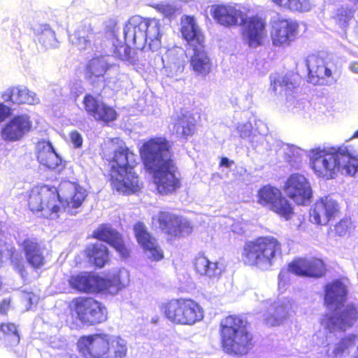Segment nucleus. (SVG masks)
<instances>
[{
  "label": "nucleus",
  "instance_id": "obj_1",
  "mask_svg": "<svg viewBox=\"0 0 358 358\" xmlns=\"http://www.w3.org/2000/svg\"><path fill=\"white\" fill-rule=\"evenodd\" d=\"M141 155L159 194H168L180 187V173L171 159L170 145L164 138L145 142L141 148Z\"/></svg>",
  "mask_w": 358,
  "mask_h": 358
},
{
  "label": "nucleus",
  "instance_id": "obj_2",
  "mask_svg": "<svg viewBox=\"0 0 358 358\" xmlns=\"http://www.w3.org/2000/svg\"><path fill=\"white\" fill-rule=\"evenodd\" d=\"M164 34L163 26L156 18H143L133 16L124 28V40L115 39L113 42V55L122 60L134 62L136 56L131 52L129 44H133L137 49L155 51L161 47V39Z\"/></svg>",
  "mask_w": 358,
  "mask_h": 358
},
{
  "label": "nucleus",
  "instance_id": "obj_3",
  "mask_svg": "<svg viewBox=\"0 0 358 358\" xmlns=\"http://www.w3.org/2000/svg\"><path fill=\"white\" fill-rule=\"evenodd\" d=\"M308 157L313 170L319 177L332 179L338 173L349 176L358 173V153L347 145L312 149Z\"/></svg>",
  "mask_w": 358,
  "mask_h": 358
},
{
  "label": "nucleus",
  "instance_id": "obj_4",
  "mask_svg": "<svg viewBox=\"0 0 358 358\" xmlns=\"http://www.w3.org/2000/svg\"><path fill=\"white\" fill-rule=\"evenodd\" d=\"M346 295V287L340 280H335L326 286L325 303L328 309L335 312L324 315L320 323L330 332L346 331L358 318L357 307L352 305L343 307Z\"/></svg>",
  "mask_w": 358,
  "mask_h": 358
},
{
  "label": "nucleus",
  "instance_id": "obj_5",
  "mask_svg": "<svg viewBox=\"0 0 358 358\" xmlns=\"http://www.w3.org/2000/svg\"><path fill=\"white\" fill-rule=\"evenodd\" d=\"M136 155L124 144L114 150L110 165L111 184L117 192L131 194L137 192L141 185L134 171L136 164Z\"/></svg>",
  "mask_w": 358,
  "mask_h": 358
},
{
  "label": "nucleus",
  "instance_id": "obj_6",
  "mask_svg": "<svg viewBox=\"0 0 358 358\" xmlns=\"http://www.w3.org/2000/svg\"><path fill=\"white\" fill-rule=\"evenodd\" d=\"M70 285L75 289L83 292L107 291L111 294H116L129 282L127 271L101 278L87 273L73 275L69 279Z\"/></svg>",
  "mask_w": 358,
  "mask_h": 358
},
{
  "label": "nucleus",
  "instance_id": "obj_7",
  "mask_svg": "<svg viewBox=\"0 0 358 358\" xmlns=\"http://www.w3.org/2000/svg\"><path fill=\"white\" fill-rule=\"evenodd\" d=\"M220 326L224 350L236 355L247 353L252 337L246 329L245 321L239 316L229 315L222 320Z\"/></svg>",
  "mask_w": 358,
  "mask_h": 358
},
{
  "label": "nucleus",
  "instance_id": "obj_8",
  "mask_svg": "<svg viewBox=\"0 0 358 358\" xmlns=\"http://www.w3.org/2000/svg\"><path fill=\"white\" fill-rule=\"evenodd\" d=\"M280 251V244L276 238L272 236L259 237L245 243L241 259L245 264L266 270L273 265Z\"/></svg>",
  "mask_w": 358,
  "mask_h": 358
},
{
  "label": "nucleus",
  "instance_id": "obj_9",
  "mask_svg": "<svg viewBox=\"0 0 358 358\" xmlns=\"http://www.w3.org/2000/svg\"><path fill=\"white\" fill-rule=\"evenodd\" d=\"M160 308L171 322L181 325H193L203 318L201 306L189 299H172L162 303Z\"/></svg>",
  "mask_w": 358,
  "mask_h": 358
},
{
  "label": "nucleus",
  "instance_id": "obj_10",
  "mask_svg": "<svg viewBox=\"0 0 358 358\" xmlns=\"http://www.w3.org/2000/svg\"><path fill=\"white\" fill-rule=\"evenodd\" d=\"M28 205L33 212H41L46 218L55 219L62 213L58 190L46 185L33 187L28 194Z\"/></svg>",
  "mask_w": 358,
  "mask_h": 358
},
{
  "label": "nucleus",
  "instance_id": "obj_11",
  "mask_svg": "<svg viewBox=\"0 0 358 358\" xmlns=\"http://www.w3.org/2000/svg\"><path fill=\"white\" fill-rule=\"evenodd\" d=\"M257 202L262 206L267 207L285 220H288L294 214V209L289 201L282 196L277 187L265 185L259 189Z\"/></svg>",
  "mask_w": 358,
  "mask_h": 358
},
{
  "label": "nucleus",
  "instance_id": "obj_12",
  "mask_svg": "<svg viewBox=\"0 0 358 358\" xmlns=\"http://www.w3.org/2000/svg\"><path fill=\"white\" fill-rule=\"evenodd\" d=\"M73 308L78 319L83 324L94 325L107 319V310L92 298H77L73 301Z\"/></svg>",
  "mask_w": 358,
  "mask_h": 358
},
{
  "label": "nucleus",
  "instance_id": "obj_13",
  "mask_svg": "<svg viewBox=\"0 0 358 358\" xmlns=\"http://www.w3.org/2000/svg\"><path fill=\"white\" fill-rule=\"evenodd\" d=\"M271 89L277 95L287 96L285 106L288 110L300 113L308 107V103L295 100L292 96L295 88L293 76L290 73H273L270 76Z\"/></svg>",
  "mask_w": 358,
  "mask_h": 358
},
{
  "label": "nucleus",
  "instance_id": "obj_14",
  "mask_svg": "<svg viewBox=\"0 0 358 358\" xmlns=\"http://www.w3.org/2000/svg\"><path fill=\"white\" fill-rule=\"evenodd\" d=\"M285 195L299 206H306L311 201L313 190L309 180L302 174L290 175L283 186Z\"/></svg>",
  "mask_w": 358,
  "mask_h": 358
},
{
  "label": "nucleus",
  "instance_id": "obj_15",
  "mask_svg": "<svg viewBox=\"0 0 358 358\" xmlns=\"http://www.w3.org/2000/svg\"><path fill=\"white\" fill-rule=\"evenodd\" d=\"M152 224L154 227L174 237L188 236L192 231V227L187 220L169 212H160L153 217Z\"/></svg>",
  "mask_w": 358,
  "mask_h": 358
},
{
  "label": "nucleus",
  "instance_id": "obj_16",
  "mask_svg": "<svg viewBox=\"0 0 358 358\" xmlns=\"http://www.w3.org/2000/svg\"><path fill=\"white\" fill-rule=\"evenodd\" d=\"M58 192L62 212L64 210L71 215L76 213V210L81 206L87 195L85 188L70 182L61 184Z\"/></svg>",
  "mask_w": 358,
  "mask_h": 358
},
{
  "label": "nucleus",
  "instance_id": "obj_17",
  "mask_svg": "<svg viewBox=\"0 0 358 358\" xmlns=\"http://www.w3.org/2000/svg\"><path fill=\"white\" fill-rule=\"evenodd\" d=\"M108 335L93 334L81 337L78 347L85 358H110Z\"/></svg>",
  "mask_w": 358,
  "mask_h": 358
},
{
  "label": "nucleus",
  "instance_id": "obj_18",
  "mask_svg": "<svg viewBox=\"0 0 358 358\" xmlns=\"http://www.w3.org/2000/svg\"><path fill=\"white\" fill-rule=\"evenodd\" d=\"M306 62L310 83L314 85H331L336 82L332 63L314 55L308 56Z\"/></svg>",
  "mask_w": 358,
  "mask_h": 358
},
{
  "label": "nucleus",
  "instance_id": "obj_19",
  "mask_svg": "<svg viewBox=\"0 0 358 358\" xmlns=\"http://www.w3.org/2000/svg\"><path fill=\"white\" fill-rule=\"evenodd\" d=\"M211 13L215 20L227 27L241 26L246 20V13L236 4L214 5Z\"/></svg>",
  "mask_w": 358,
  "mask_h": 358
},
{
  "label": "nucleus",
  "instance_id": "obj_20",
  "mask_svg": "<svg viewBox=\"0 0 358 358\" xmlns=\"http://www.w3.org/2000/svg\"><path fill=\"white\" fill-rule=\"evenodd\" d=\"M338 203L331 197L317 200L310 209V221L317 225H326L339 212Z\"/></svg>",
  "mask_w": 358,
  "mask_h": 358
},
{
  "label": "nucleus",
  "instance_id": "obj_21",
  "mask_svg": "<svg viewBox=\"0 0 358 358\" xmlns=\"http://www.w3.org/2000/svg\"><path fill=\"white\" fill-rule=\"evenodd\" d=\"M299 24L292 20L278 19L273 22L271 40L275 46L286 47L294 41L298 34Z\"/></svg>",
  "mask_w": 358,
  "mask_h": 358
},
{
  "label": "nucleus",
  "instance_id": "obj_22",
  "mask_svg": "<svg viewBox=\"0 0 358 358\" xmlns=\"http://www.w3.org/2000/svg\"><path fill=\"white\" fill-rule=\"evenodd\" d=\"M242 37L252 48H256L262 44L266 36V22L257 17H248L242 24Z\"/></svg>",
  "mask_w": 358,
  "mask_h": 358
},
{
  "label": "nucleus",
  "instance_id": "obj_23",
  "mask_svg": "<svg viewBox=\"0 0 358 358\" xmlns=\"http://www.w3.org/2000/svg\"><path fill=\"white\" fill-rule=\"evenodd\" d=\"M32 122L28 115L14 116L1 129V138L8 142L17 141L30 131Z\"/></svg>",
  "mask_w": 358,
  "mask_h": 358
},
{
  "label": "nucleus",
  "instance_id": "obj_24",
  "mask_svg": "<svg viewBox=\"0 0 358 358\" xmlns=\"http://www.w3.org/2000/svg\"><path fill=\"white\" fill-rule=\"evenodd\" d=\"M134 231L138 243L143 247L149 259L159 261L164 257L163 251L156 239L150 235L143 223H136L134 225Z\"/></svg>",
  "mask_w": 358,
  "mask_h": 358
},
{
  "label": "nucleus",
  "instance_id": "obj_25",
  "mask_svg": "<svg viewBox=\"0 0 358 358\" xmlns=\"http://www.w3.org/2000/svg\"><path fill=\"white\" fill-rule=\"evenodd\" d=\"M289 270L297 275L318 278L324 274V266L319 259H299L289 264Z\"/></svg>",
  "mask_w": 358,
  "mask_h": 358
},
{
  "label": "nucleus",
  "instance_id": "obj_26",
  "mask_svg": "<svg viewBox=\"0 0 358 358\" xmlns=\"http://www.w3.org/2000/svg\"><path fill=\"white\" fill-rule=\"evenodd\" d=\"M83 103L87 113L96 120L109 122L116 119L117 113L113 108L96 100L91 95H86Z\"/></svg>",
  "mask_w": 358,
  "mask_h": 358
},
{
  "label": "nucleus",
  "instance_id": "obj_27",
  "mask_svg": "<svg viewBox=\"0 0 358 358\" xmlns=\"http://www.w3.org/2000/svg\"><path fill=\"white\" fill-rule=\"evenodd\" d=\"M1 98L5 101H10L15 104L27 103L34 105L39 103V99L36 93L24 86L8 88L2 94Z\"/></svg>",
  "mask_w": 358,
  "mask_h": 358
},
{
  "label": "nucleus",
  "instance_id": "obj_28",
  "mask_svg": "<svg viewBox=\"0 0 358 358\" xmlns=\"http://www.w3.org/2000/svg\"><path fill=\"white\" fill-rule=\"evenodd\" d=\"M94 236L99 241L110 245L122 257H126L128 255V250L125 247L121 236L110 227L102 226L94 232Z\"/></svg>",
  "mask_w": 358,
  "mask_h": 358
},
{
  "label": "nucleus",
  "instance_id": "obj_29",
  "mask_svg": "<svg viewBox=\"0 0 358 358\" xmlns=\"http://www.w3.org/2000/svg\"><path fill=\"white\" fill-rule=\"evenodd\" d=\"M38 162L49 169H55L62 164V159L49 141H42L36 144Z\"/></svg>",
  "mask_w": 358,
  "mask_h": 358
},
{
  "label": "nucleus",
  "instance_id": "obj_30",
  "mask_svg": "<svg viewBox=\"0 0 358 358\" xmlns=\"http://www.w3.org/2000/svg\"><path fill=\"white\" fill-rule=\"evenodd\" d=\"M180 31L183 38L193 48L203 44V35L194 17L185 16L182 18Z\"/></svg>",
  "mask_w": 358,
  "mask_h": 358
},
{
  "label": "nucleus",
  "instance_id": "obj_31",
  "mask_svg": "<svg viewBox=\"0 0 358 358\" xmlns=\"http://www.w3.org/2000/svg\"><path fill=\"white\" fill-rule=\"evenodd\" d=\"M22 246L26 259L31 266L38 268L44 264L43 250L35 239L24 240Z\"/></svg>",
  "mask_w": 358,
  "mask_h": 358
},
{
  "label": "nucleus",
  "instance_id": "obj_32",
  "mask_svg": "<svg viewBox=\"0 0 358 358\" xmlns=\"http://www.w3.org/2000/svg\"><path fill=\"white\" fill-rule=\"evenodd\" d=\"M194 266V270L198 274L210 279L218 278L222 272V265L219 262H210L203 255L195 257Z\"/></svg>",
  "mask_w": 358,
  "mask_h": 358
},
{
  "label": "nucleus",
  "instance_id": "obj_33",
  "mask_svg": "<svg viewBox=\"0 0 358 358\" xmlns=\"http://www.w3.org/2000/svg\"><path fill=\"white\" fill-rule=\"evenodd\" d=\"M194 54L190 59V65L198 74L206 76L211 70V62L203 49V44L193 48Z\"/></svg>",
  "mask_w": 358,
  "mask_h": 358
},
{
  "label": "nucleus",
  "instance_id": "obj_34",
  "mask_svg": "<svg viewBox=\"0 0 358 358\" xmlns=\"http://www.w3.org/2000/svg\"><path fill=\"white\" fill-rule=\"evenodd\" d=\"M355 347L358 348V336L348 334L334 345H329L327 355L329 357H341L350 353Z\"/></svg>",
  "mask_w": 358,
  "mask_h": 358
},
{
  "label": "nucleus",
  "instance_id": "obj_35",
  "mask_svg": "<svg viewBox=\"0 0 358 358\" xmlns=\"http://www.w3.org/2000/svg\"><path fill=\"white\" fill-rule=\"evenodd\" d=\"M292 312V303L289 299L279 300L274 303L272 315L265 318L267 324L276 326L285 321Z\"/></svg>",
  "mask_w": 358,
  "mask_h": 358
},
{
  "label": "nucleus",
  "instance_id": "obj_36",
  "mask_svg": "<svg viewBox=\"0 0 358 358\" xmlns=\"http://www.w3.org/2000/svg\"><path fill=\"white\" fill-rule=\"evenodd\" d=\"M194 120L189 115H182L173 120V132L179 137L187 138L194 131Z\"/></svg>",
  "mask_w": 358,
  "mask_h": 358
},
{
  "label": "nucleus",
  "instance_id": "obj_37",
  "mask_svg": "<svg viewBox=\"0 0 358 358\" xmlns=\"http://www.w3.org/2000/svg\"><path fill=\"white\" fill-rule=\"evenodd\" d=\"M86 253L89 261L97 267H103L108 261V250L102 243H96L90 245L86 250Z\"/></svg>",
  "mask_w": 358,
  "mask_h": 358
},
{
  "label": "nucleus",
  "instance_id": "obj_38",
  "mask_svg": "<svg viewBox=\"0 0 358 358\" xmlns=\"http://www.w3.org/2000/svg\"><path fill=\"white\" fill-rule=\"evenodd\" d=\"M94 34L89 27H82L70 36V41L79 50H85L91 45Z\"/></svg>",
  "mask_w": 358,
  "mask_h": 358
},
{
  "label": "nucleus",
  "instance_id": "obj_39",
  "mask_svg": "<svg viewBox=\"0 0 358 358\" xmlns=\"http://www.w3.org/2000/svg\"><path fill=\"white\" fill-rule=\"evenodd\" d=\"M108 346L110 350V358H124L128 351L127 343L122 338L108 335Z\"/></svg>",
  "mask_w": 358,
  "mask_h": 358
},
{
  "label": "nucleus",
  "instance_id": "obj_40",
  "mask_svg": "<svg viewBox=\"0 0 358 358\" xmlns=\"http://www.w3.org/2000/svg\"><path fill=\"white\" fill-rule=\"evenodd\" d=\"M108 67V57L102 56L91 59L87 66V75L89 78L102 77Z\"/></svg>",
  "mask_w": 358,
  "mask_h": 358
},
{
  "label": "nucleus",
  "instance_id": "obj_41",
  "mask_svg": "<svg viewBox=\"0 0 358 358\" xmlns=\"http://www.w3.org/2000/svg\"><path fill=\"white\" fill-rule=\"evenodd\" d=\"M276 6L296 12H307L312 7L310 0H271Z\"/></svg>",
  "mask_w": 358,
  "mask_h": 358
},
{
  "label": "nucleus",
  "instance_id": "obj_42",
  "mask_svg": "<svg viewBox=\"0 0 358 358\" xmlns=\"http://www.w3.org/2000/svg\"><path fill=\"white\" fill-rule=\"evenodd\" d=\"M283 151L285 159L290 163L292 166L297 165L305 155L303 150L294 145H286L283 148Z\"/></svg>",
  "mask_w": 358,
  "mask_h": 358
},
{
  "label": "nucleus",
  "instance_id": "obj_43",
  "mask_svg": "<svg viewBox=\"0 0 358 358\" xmlns=\"http://www.w3.org/2000/svg\"><path fill=\"white\" fill-rule=\"evenodd\" d=\"M1 331L5 334V339L9 343L10 345H16L19 343L20 336L17 327L14 324L8 323L1 324Z\"/></svg>",
  "mask_w": 358,
  "mask_h": 358
},
{
  "label": "nucleus",
  "instance_id": "obj_44",
  "mask_svg": "<svg viewBox=\"0 0 358 358\" xmlns=\"http://www.w3.org/2000/svg\"><path fill=\"white\" fill-rule=\"evenodd\" d=\"M39 42L45 48H55L57 42L55 34L51 29H45L38 38Z\"/></svg>",
  "mask_w": 358,
  "mask_h": 358
},
{
  "label": "nucleus",
  "instance_id": "obj_45",
  "mask_svg": "<svg viewBox=\"0 0 358 358\" xmlns=\"http://www.w3.org/2000/svg\"><path fill=\"white\" fill-rule=\"evenodd\" d=\"M352 17V13L350 10L341 9L338 10V13L337 14L335 20L341 27L345 29L347 27L348 22Z\"/></svg>",
  "mask_w": 358,
  "mask_h": 358
},
{
  "label": "nucleus",
  "instance_id": "obj_46",
  "mask_svg": "<svg viewBox=\"0 0 358 358\" xmlns=\"http://www.w3.org/2000/svg\"><path fill=\"white\" fill-rule=\"evenodd\" d=\"M352 222L350 219H342L334 226L335 233L339 236H343L348 234L351 228Z\"/></svg>",
  "mask_w": 358,
  "mask_h": 358
},
{
  "label": "nucleus",
  "instance_id": "obj_47",
  "mask_svg": "<svg viewBox=\"0 0 358 358\" xmlns=\"http://www.w3.org/2000/svg\"><path fill=\"white\" fill-rule=\"evenodd\" d=\"M153 7L165 17L171 16L176 11L173 6L166 3L155 4Z\"/></svg>",
  "mask_w": 358,
  "mask_h": 358
},
{
  "label": "nucleus",
  "instance_id": "obj_48",
  "mask_svg": "<svg viewBox=\"0 0 358 358\" xmlns=\"http://www.w3.org/2000/svg\"><path fill=\"white\" fill-rule=\"evenodd\" d=\"M252 129V127L250 122L238 123L236 127V130L242 138L250 137Z\"/></svg>",
  "mask_w": 358,
  "mask_h": 358
},
{
  "label": "nucleus",
  "instance_id": "obj_49",
  "mask_svg": "<svg viewBox=\"0 0 358 358\" xmlns=\"http://www.w3.org/2000/svg\"><path fill=\"white\" fill-rule=\"evenodd\" d=\"M292 273L289 270V267L287 270H282L278 275V286L280 289L285 287L287 282L289 279V273Z\"/></svg>",
  "mask_w": 358,
  "mask_h": 358
},
{
  "label": "nucleus",
  "instance_id": "obj_50",
  "mask_svg": "<svg viewBox=\"0 0 358 358\" xmlns=\"http://www.w3.org/2000/svg\"><path fill=\"white\" fill-rule=\"evenodd\" d=\"M70 140L75 148H80L83 144L82 136L77 131H73L70 133Z\"/></svg>",
  "mask_w": 358,
  "mask_h": 358
},
{
  "label": "nucleus",
  "instance_id": "obj_51",
  "mask_svg": "<svg viewBox=\"0 0 358 358\" xmlns=\"http://www.w3.org/2000/svg\"><path fill=\"white\" fill-rule=\"evenodd\" d=\"M10 113V109L5 104L0 103V123L3 122Z\"/></svg>",
  "mask_w": 358,
  "mask_h": 358
},
{
  "label": "nucleus",
  "instance_id": "obj_52",
  "mask_svg": "<svg viewBox=\"0 0 358 358\" xmlns=\"http://www.w3.org/2000/svg\"><path fill=\"white\" fill-rule=\"evenodd\" d=\"M10 301L4 299L0 304V313L5 314L8 309Z\"/></svg>",
  "mask_w": 358,
  "mask_h": 358
},
{
  "label": "nucleus",
  "instance_id": "obj_53",
  "mask_svg": "<svg viewBox=\"0 0 358 358\" xmlns=\"http://www.w3.org/2000/svg\"><path fill=\"white\" fill-rule=\"evenodd\" d=\"M349 69L351 72L358 74V62H352L349 64Z\"/></svg>",
  "mask_w": 358,
  "mask_h": 358
},
{
  "label": "nucleus",
  "instance_id": "obj_54",
  "mask_svg": "<svg viewBox=\"0 0 358 358\" xmlns=\"http://www.w3.org/2000/svg\"><path fill=\"white\" fill-rule=\"evenodd\" d=\"M26 299L29 301L31 304L36 303L37 301L36 296L34 294H28L26 296Z\"/></svg>",
  "mask_w": 358,
  "mask_h": 358
},
{
  "label": "nucleus",
  "instance_id": "obj_55",
  "mask_svg": "<svg viewBox=\"0 0 358 358\" xmlns=\"http://www.w3.org/2000/svg\"><path fill=\"white\" fill-rule=\"evenodd\" d=\"M221 165L226 167H229L231 165V162L227 158H222L221 160Z\"/></svg>",
  "mask_w": 358,
  "mask_h": 358
},
{
  "label": "nucleus",
  "instance_id": "obj_56",
  "mask_svg": "<svg viewBox=\"0 0 358 358\" xmlns=\"http://www.w3.org/2000/svg\"><path fill=\"white\" fill-rule=\"evenodd\" d=\"M352 138H358V130L355 132Z\"/></svg>",
  "mask_w": 358,
  "mask_h": 358
},
{
  "label": "nucleus",
  "instance_id": "obj_57",
  "mask_svg": "<svg viewBox=\"0 0 358 358\" xmlns=\"http://www.w3.org/2000/svg\"><path fill=\"white\" fill-rule=\"evenodd\" d=\"M356 358H358V357H356Z\"/></svg>",
  "mask_w": 358,
  "mask_h": 358
}]
</instances>
